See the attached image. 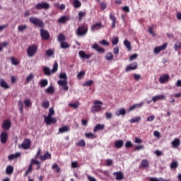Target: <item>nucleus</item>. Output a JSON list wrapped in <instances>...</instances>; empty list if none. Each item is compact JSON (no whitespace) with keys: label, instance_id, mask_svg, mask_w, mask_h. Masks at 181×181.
I'll list each match as a JSON object with an SVG mask.
<instances>
[{"label":"nucleus","instance_id":"1","mask_svg":"<svg viewBox=\"0 0 181 181\" xmlns=\"http://www.w3.org/2000/svg\"><path fill=\"white\" fill-rule=\"evenodd\" d=\"M29 22L38 28H41L40 36L42 40H49L50 39V33H49V31L43 29V28H45V23H43L42 20L37 17H30Z\"/></svg>","mask_w":181,"mask_h":181},{"label":"nucleus","instance_id":"2","mask_svg":"<svg viewBox=\"0 0 181 181\" xmlns=\"http://www.w3.org/2000/svg\"><path fill=\"white\" fill-rule=\"evenodd\" d=\"M88 32V25H83L78 27L76 33L77 36L83 37L86 36Z\"/></svg>","mask_w":181,"mask_h":181},{"label":"nucleus","instance_id":"3","mask_svg":"<svg viewBox=\"0 0 181 181\" xmlns=\"http://www.w3.org/2000/svg\"><path fill=\"white\" fill-rule=\"evenodd\" d=\"M38 46L37 45H31L28 46L27 49V54L28 57H33L36 53H37Z\"/></svg>","mask_w":181,"mask_h":181},{"label":"nucleus","instance_id":"4","mask_svg":"<svg viewBox=\"0 0 181 181\" xmlns=\"http://www.w3.org/2000/svg\"><path fill=\"white\" fill-rule=\"evenodd\" d=\"M103 104L101 100H95L94 105L91 108L92 112H99V111H101Z\"/></svg>","mask_w":181,"mask_h":181},{"label":"nucleus","instance_id":"5","mask_svg":"<svg viewBox=\"0 0 181 181\" xmlns=\"http://www.w3.org/2000/svg\"><path fill=\"white\" fill-rule=\"evenodd\" d=\"M35 9L37 11H40L42 9H45V11H47V9H50V4L47 2H41L38 3L35 5Z\"/></svg>","mask_w":181,"mask_h":181},{"label":"nucleus","instance_id":"6","mask_svg":"<svg viewBox=\"0 0 181 181\" xmlns=\"http://www.w3.org/2000/svg\"><path fill=\"white\" fill-rule=\"evenodd\" d=\"M44 122L47 125H52V124H56L57 122V119L56 117L44 116Z\"/></svg>","mask_w":181,"mask_h":181},{"label":"nucleus","instance_id":"7","mask_svg":"<svg viewBox=\"0 0 181 181\" xmlns=\"http://www.w3.org/2000/svg\"><path fill=\"white\" fill-rule=\"evenodd\" d=\"M8 137L9 135L8 134V132H2L0 134V142L3 144H6V142H8Z\"/></svg>","mask_w":181,"mask_h":181},{"label":"nucleus","instance_id":"8","mask_svg":"<svg viewBox=\"0 0 181 181\" xmlns=\"http://www.w3.org/2000/svg\"><path fill=\"white\" fill-rule=\"evenodd\" d=\"M166 47H168V43H164L163 45L158 46V47H156L154 48V53L155 54H159V53H160V52L165 50L166 49Z\"/></svg>","mask_w":181,"mask_h":181},{"label":"nucleus","instance_id":"9","mask_svg":"<svg viewBox=\"0 0 181 181\" xmlns=\"http://www.w3.org/2000/svg\"><path fill=\"white\" fill-rule=\"evenodd\" d=\"M30 145H32L30 139H25L21 144V148H23V149H29L30 148Z\"/></svg>","mask_w":181,"mask_h":181},{"label":"nucleus","instance_id":"10","mask_svg":"<svg viewBox=\"0 0 181 181\" xmlns=\"http://www.w3.org/2000/svg\"><path fill=\"white\" fill-rule=\"evenodd\" d=\"M91 49L98 52V53H105V49L101 47L97 42H95L93 45L91 47Z\"/></svg>","mask_w":181,"mask_h":181},{"label":"nucleus","instance_id":"11","mask_svg":"<svg viewBox=\"0 0 181 181\" xmlns=\"http://www.w3.org/2000/svg\"><path fill=\"white\" fill-rule=\"evenodd\" d=\"M57 84L62 87L64 91H69V86L67 85V81L59 80L57 81Z\"/></svg>","mask_w":181,"mask_h":181},{"label":"nucleus","instance_id":"12","mask_svg":"<svg viewBox=\"0 0 181 181\" xmlns=\"http://www.w3.org/2000/svg\"><path fill=\"white\" fill-rule=\"evenodd\" d=\"M169 81V74H165L160 76L159 82L160 84H164V83H168Z\"/></svg>","mask_w":181,"mask_h":181},{"label":"nucleus","instance_id":"13","mask_svg":"<svg viewBox=\"0 0 181 181\" xmlns=\"http://www.w3.org/2000/svg\"><path fill=\"white\" fill-rule=\"evenodd\" d=\"M39 159L42 161L47 160V159H52V154H50L49 151H45L43 156H39Z\"/></svg>","mask_w":181,"mask_h":181},{"label":"nucleus","instance_id":"14","mask_svg":"<svg viewBox=\"0 0 181 181\" xmlns=\"http://www.w3.org/2000/svg\"><path fill=\"white\" fill-rule=\"evenodd\" d=\"M109 19L112 21V29L115 28V26L117 25V18L114 16V14L112 13H110L109 14Z\"/></svg>","mask_w":181,"mask_h":181},{"label":"nucleus","instance_id":"15","mask_svg":"<svg viewBox=\"0 0 181 181\" xmlns=\"http://www.w3.org/2000/svg\"><path fill=\"white\" fill-rule=\"evenodd\" d=\"M103 28V23H97L92 25L90 30L92 32H95V30H100Z\"/></svg>","mask_w":181,"mask_h":181},{"label":"nucleus","instance_id":"16","mask_svg":"<svg viewBox=\"0 0 181 181\" xmlns=\"http://www.w3.org/2000/svg\"><path fill=\"white\" fill-rule=\"evenodd\" d=\"M138 69V63L134 62L126 67V71H131V70H136Z\"/></svg>","mask_w":181,"mask_h":181},{"label":"nucleus","instance_id":"17","mask_svg":"<svg viewBox=\"0 0 181 181\" xmlns=\"http://www.w3.org/2000/svg\"><path fill=\"white\" fill-rule=\"evenodd\" d=\"M113 175L115 176L116 180H122L124 179V173L121 171L115 172Z\"/></svg>","mask_w":181,"mask_h":181},{"label":"nucleus","instance_id":"18","mask_svg":"<svg viewBox=\"0 0 181 181\" xmlns=\"http://www.w3.org/2000/svg\"><path fill=\"white\" fill-rule=\"evenodd\" d=\"M2 127L3 129H5V131H9V129H11V121L5 120L3 122Z\"/></svg>","mask_w":181,"mask_h":181},{"label":"nucleus","instance_id":"19","mask_svg":"<svg viewBox=\"0 0 181 181\" xmlns=\"http://www.w3.org/2000/svg\"><path fill=\"white\" fill-rule=\"evenodd\" d=\"M0 86L5 90L9 89V85L8 83H6V81H5V79L4 78L0 79Z\"/></svg>","mask_w":181,"mask_h":181},{"label":"nucleus","instance_id":"20","mask_svg":"<svg viewBox=\"0 0 181 181\" xmlns=\"http://www.w3.org/2000/svg\"><path fill=\"white\" fill-rule=\"evenodd\" d=\"M78 54L81 59H90L91 57V54H86L84 51H79Z\"/></svg>","mask_w":181,"mask_h":181},{"label":"nucleus","instance_id":"21","mask_svg":"<svg viewBox=\"0 0 181 181\" xmlns=\"http://www.w3.org/2000/svg\"><path fill=\"white\" fill-rule=\"evenodd\" d=\"M105 128V125L98 124L93 129V132H97L98 131H103Z\"/></svg>","mask_w":181,"mask_h":181},{"label":"nucleus","instance_id":"22","mask_svg":"<svg viewBox=\"0 0 181 181\" xmlns=\"http://www.w3.org/2000/svg\"><path fill=\"white\" fill-rule=\"evenodd\" d=\"M126 114H127V110H125V108H121L115 112V115H117V117H119V115L124 117Z\"/></svg>","mask_w":181,"mask_h":181},{"label":"nucleus","instance_id":"23","mask_svg":"<svg viewBox=\"0 0 181 181\" xmlns=\"http://www.w3.org/2000/svg\"><path fill=\"white\" fill-rule=\"evenodd\" d=\"M67 21H70V17L63 16L60 18L58 19V23H66Z\"/></svg>","mask_w":181,"mask_h":181},{"label":"nucleus","instance_id":"24","mask_svg":"<svg viewBox=\"0 0 181 181\" xmlns=\"http://www.w3.org/2000/svg\"><path fill=\"white\" fill-rule=\"evenodd\" d=\"M171 144L173 146V148H177V146H180V139H174Z\"/></svg>","mask_w":181,"mask_h":181},{"label":"nucleus","instance_id":"25","mask_svg":"<svg viewBox=\"0 0 181 181\" xmlns=\"http://www.w3.org/2000/svg\"><path fill=\"white\" fill-rule=\"evenodd\" d=\"M16 158H21V153H16L15 154H10L8 156V160H13V159H16Z\"/></svg>","mask_w":181,"mask_h":181},{"label":"nucleus","instance_id":"26","mask_svg":"<svg viewBox=\"0 0 181 181\" xmlns=\"http://www.w3.org/2000/svg\"><path fill=\"white\" fill-rule=\"evenodd\" d=\"M159 100H165V95H159L152 98L153 103H156V101H159Z\"/></svg>","mask_w":181,"mask_h":181},{"label":"nucleus","instance_id":"27","mask_svg":"<svg viewBox=\"0 0 181 181\" xmlns=\"http://www.w3.org/2000/svg\"><path fill=\"white\" fill-rule=\"evenodd\" d=\"M43 73L45 76H52V70H50V68L47 66H44L43 67Z\"/></svg>","mask_w":181,"mask_h":181},{"label":"nucleus","instance_id":"28","mask_svg":"<svg viewBox=\"0 0 181 181\" xmlns=\"http://www.w3.org/2000/svg\"><path fill=\"white\" fill-rule=\"evenodd\" d=\"M122 146H124V141L122 140H117L115 142V147L119 149Z\"/></svg>","mask_w":181,"mask_h":181},{"label":"nucleus","instance_id":"29","mask_svg":"<svg viewBox=\"0 0 181 181\" xmlns=\"http://www.w3.org/2000/svg\"><path fill=\"white\" fill-rule=\"evenodd\" d=\"M69 131H70V127H69V126H64L59 129L60 134H64V132H69Z\"/></svg>","mask_w":181,"mask_h":181},{"label":"nucleus","instance_id":"30","mask_svg":"<svg viewBox=\"0 0 181 181\" xmlns=\"http://www.w3.org/2000/svg\"><path fill=\"white\" fill-rule=\"evenodd\" d=\"M28 29V25H21L18 27V32H20L21 33L25 32Z\"/></svg>","mask_w":181,"mask_h":181},{"label":"nucleus","instance_id":"31","mask_svg":"<svg viewBox=\"0 0 181 181\" xmlns=\"http://www.w3.org/2000/svg\"><path fill=\"white\" fill-rule=\"evenodd\" d=\"M6 175H12L13 173V167L12 165H8L6 169Z\"/></svg>","mask_w":181,"mask_h":181},{"label":"nucleus","instance_id":"32","mask_svg":"<svg viewBox=\"0 0 181 181\" xmlns=\"http://www.w3.org/2000/svg\"><path fill=\"white\" fill-rule=\"evenodd\" d=\"M18 107L21 114H23V103H22V100H18Z\"/></svg>","mask_w":181,"mask_h":181},{"label":"nucleus","instance_id":"33","mask_svg":"<svg viewBox=\"0 0 181 181\" xmlns=\"http://www.w3.org/2000/svg\"><path fill=\"white\" fill-rule=\"evenodd\" d=\"M59 77L62 80V81H67V74H66L65 72H62L59 74Z\"/></svg>","mask_w":181,"mask_h":181},{"label":"nucleus","instance_id":"34","mask_svg":"<svg viewBox=\"0 0 181 181\" xmlns=\"http://www.w3.org/2000/svg\"><path fill=\"white\" fill-rule=\"evenodd\" d=\"M85 136L88 139H95V138H97V136H95V134L93 133H86Z\"/></svg>","mask_w":181,"mask_h":181},{"label":"nucleus","instance_id":"35","mask_svg":"<svg viewBox=\"0 0 181 181\" xmlns=\"http://www.w3.org/2000/svg\"><path fill=\"white\" fill-rule=\"evenodd\" d=\"M61 49H69L70 47V45L67 42H60Z\"/></svg>","mask_w":181,"mask_h":181},{"label":"nucleus","instance_id":"36","mask_svg":"<svg viewBox=\"0 0 181 181\" xmlns=\"http://www.w3.org/2000/svg\"><path fill=\"white\" fill-rule=\"evenodd\" d=\"M73 5L74 8H78L81 6V1L80 0H74Z\"/></svg>","mask_w":181,"mask_h":181},{"label":"nucleus","instance_id":"37","mask_svg":"<svg viewBox=\"0 0 181 181\" xmlns=\"http://www.w3.org/2000/svg\"><path fill=\"white\" fill-rule=\"evenodd\" d=\"M86 15H87V13L86 12H83V11H79L78 12V21H79V22H81V21H83V18H86Z\"/></svg>","mask_w":181,"mask_h":181},{"label":"nucleus","instance_id":"38","mask_svg":"<svg viewBox=\"0 0 181 181\" xmlns=\"http://www.w3.org/2000/svg\"><path fill=\"white\" fill-rule=\"evenodd\" d=\"M58 41L62 43V42H65L66 41V35L63 33H60L59 35L58 36Z\"/></svg>","mask_w":181,"mask_h":181},{"label":"nucleus","instance_id":"39","mask_svg":"<svg viewBox=\"0 0 181 181\" xmlns=\"http://www.w3.org/2000/svg\"><path fill=\"white\" fill-rule=\"evenodd\" d=\"M59 69V64L57 63V61H55L53 65V68L51 70L52 73H56Z\"/></svg>","mask_w":181,"mask_h":181},{"label":"nucleus","instance_id":"40","mask_svg":"<svg viewBox=\"0 0 181 181\" xmlns=\"http://www.w3.org/2000/svg\"><path fill=\"white\" fill-rule=\"evenodd\" d=\"M141 119H142V118L140 116H137L130 119V124H135V122H138L141 121Z\"/></svg>","mask_w":181,"mask_h":181},{"label":"nucleus","instance_id":"41","mask_svg":"<svg viewBox=\"0 0 181 181\" xmlns=\"http://www.w3.org/2000/svg\"><path fill=\"white\" fill-rule=\"evenodd\" d=\"M124 45L129 50H132V47H131V42L128 41V40H125L124 41Z\"/></svg>","mask_w":181,"mask_h":181},{"label":"nucleus","instance_id":"42","mask_svg":"<svg viewBox=\"0 0 181 181\" xmlns=\"http://www.w3.org/2000/svg\"><path fill=\"white\" fill-rule=\"evenodd\" d=\"M47 94H54V88L53 86H49L46 89Z\"/></svg>","mask_w":181,"mask_h":181},{"label":"nucleus","instance_id":"43","mask_svg":"<svg viewBox=\"0 0 181 181\" xmlns=\"http://www.w3.org/2000/svg\"><path fill=\"white\" fill-rule=\"evenodd\" d=\"M42 108L47 110V108H49V107H50V103L48 100H46L42 103Z\"/></svg>","mask_w":181,"mask_h":181},{"label":"nucleus","instance_id":"44","mask_svg":"<svg viewBox=\"0 0 181 181\" xmlns=\"http://www.w3.org/2000/svg\"><path fill=\"white\" fill-rule=\"evenodd\" d=\"M8 45H9L8 42H4L0 43V52H2L4 50V47H7Z\"/></svg>","mask_w":181,"mask_h":181},{"label":"nucleus","instance_id":"45","mask_svg":"<svg viewBox=\"0 0 181 181\" xmlns=\"http://www.w3.org/2000/svg\"><path fill=\"white\" fill-rule=\"evenodd\" d=\"M49 84V82L47 79L41 80L40 82V87H46Z\"/></svg>","mask_w":181,"mask_h":181},{"label":"nucleus","instance_id":"46","mask_svg":"<svg viewBox=\"0 0 181 181\" xmlns=\"http://www.w3.org/2000/svg\"><path fill=\"white\" fill-rule=\"evenodd\" d=\"M11 62L13 66H18V64H19V62H18V60L14 57H11Z\"/></svg>","mask_w":181,"mask_h":181},{"label":"nucleus","instance_id":"47","mask_svg":"<svg viewBox=\"0 0 181 181\" xmlns=\"http://www.w3.org/2000/svg\"><path fill=\"white\" fill-rule=\"evenodd\" d=\"M106 60L111 61L114 59V55L111 52H108L105 57Z\"/></svg>","mask_w":181,"mask_h":181},{"label":"nucleus","instance_id":"48","mask_svg":"<svg viewBox=\"0 0 181 181\" xmlns=\"http://www.w3.org/2000/svg\"><path fill=\"white\" fill-rule=\"evenodd\" d=\"M141 166L142 168H148V166H149V162L148 160H142Z\"/></svg>","mask_w":181,"mask_h":181},{"label":"nucleus","instance_id":"49","mask_svg":"<svg viewBox=\"0 0 181 181\" xmlns=\"http://www.w3.org/2000/svg\"><path fill=\"white\" fill-rule=\"evenodd\" d=\"M84 76H86V71H82L78 74L77 77L78 80H81V78H83Z\"/></svg>","mask_w":181,"mask_h":181},{"label":"nucleus","instance_id":"50","mask_svg":"<svg viewBox=\"0 0 181 181\" xmlns=\"http://www.w3.org/2000/svg\"><path fill=\"white\" fill-rule=\"evenodd\" d=\"M177 166H179L177 161H173L170 164V169H177Z\"/></svg>","mask_w":181,"mask_h":181},{"label":"nucleus","instance_id":"51","mask_svg":"<svg viewBox=\"0 0 181 181\" xmlns=\"http://www.w3.org/2000/svg\"><path fill=\"white\" fill-rule=\"evenodd\" d=\"M100 45H102V46H110V42L107 41V40H103L99 41Z\"/></svg>","mask_w":181,"mask_h":181},{"label":"nucleus","instance_id":"52","mask_svg":"<svg viewBox=\"0 0 181 181\" xmlns=\"http://www.w3.org/2000/svg\"><path fill=\"white\" fill-rule=\"evenodd\" d=\"M34 78H35V76L33 75V74H30L27 76L26 81L27 83H30V81H32V80H33Z\"/></svg>","mask_w":181,"mask_h":181},{"label":"nucleus","instance_id":"53","mask_svg":"<svg viewBox=\"0 0 181 181\" xmlns=\"http://www.w3.org/2000/svg\"><path fill=\"white\" fill-rule=\"evenodd\" d=\"M24 104H25V107H31L32 106V101H30V99H25L24 100Z\"/></svg>","mask_w":181,"mask_h":181},{"label":"nucleus","instance_id":"54","mask_svg":"<svg viewBox=\"0 0 181 181\" xmlns=\"http://www.w3.org/2000/svg\"><path fill=\"white\" fill-rule=\"evenodd\" d=\"M77 146H81L82 148H84V146H86V141L82 139V140H80L77 144H76Z\"/></svg>","mask_w":181,"mask_h":181},{"label":"nucleus","instance_id":"55","mask_svg":"<svg viewBox=\"0 0 181 181\" xmlns=\"http://www.w3.org/2000/svg\"><path fill=\"white\" fill-rule=\"evenodd\" d=\"M71 168L74 169H76L77 168H80V165H78V162L77 161H73L71 165Z\"/></svg>","mask_w":181,"mask_h":181},{"label":"nucleus","instance_id":"56","mask_svg":"<svg viewBox=\"0 0 181 181\" xmlns=\"http://www.w3.org/2000/svg\"><path fill=\"white\" fill-rule=\"evenodd\" d=\"M93 83H94V81H93V80H90L88 81L85 83H83V87H89L90 86H92Z\"/></svg>","mask_w":181,"mask_h":181},{"label":"nucleus","instance_id":"57","mask_svg":"<svg viewBox=\"0 0 181 181\" xmlns=\"http://www.w3.org/2000/svg\"><path fill=\"white\" fill-rule=\"evenodd\" d=\"M46 54L48 56V57H51V56H53L54 54V51L53 49H47L46 51Z\"/></svg>","mask_w":181,"mask_h":181},{"label":"nucleus","instance_id":"58","mask_svg":"<svg viewBox=\"0 0 181 181\" xmlns=\"http://www.w3.org/2000/svg\"><path fill=\"white\" fill-rule=\"evenodd\" d=\"M53 115H54V110L53 109V107H50L49 109V113L47 117H53Z\"/></svg>","mask_w":181,"mask_h":181},{"label":"nucleus","instance_id":"59","mask_svg":"<svg viewBox=\"0 0 181 181\" xmlns=\"http://www.w3.org/2000/svg\"><path fill=\"white\" fill-rule=\"evenodd\" d=\"M30 165H31V166H33V165H40V162L33 158L31 159V163Z\"/></svg>","mask_w":181,"mask_h":181},{"label":"nucleus","instance_id":"60","mask_svg":"<svg viewBox=\"0 0 181 181\" xmlns=\"http://www.w3.org/2000/svg\"><path fill=\"white\" fill-rule=\"evenodd\" d=\"M118 42H119V40L118 37H115L112 40V43L113 45H118Z\"/></svg>","mask_w":181,"mask_h":181},{"label":"nucleus","instance_id":"61","mask_svg":"<svg viewBox=\"0 0 181 181\" xmlns=\"http://www.w3.org/2000/svg\"><path fill=\"white\" fill-rule=\"evenodd\" d=\"M100 8L102 11L107 9V4H105V2H101L100 3Z\"/></svg>","mask_w":181,"mask_h":181},{"label":"nucleus","instance_id":"62","mask_svg":"<svg viewBox=\"0 0 181 181\" xmlns=\"http://www.w3.org/2000/svg\"><path fill=\"white\" fill-rule=\"evenodd\" d=\"M174 47H175V50H180V49H181V43L180 42L176 43L175 45V46H174Z\"/></svg>","mask_w":181,"mask_h":181},{"label":"nucleus","instance_id":"63","mask_svg":"<svg viewBox=\"0 0 181 181\" xmlns=\"http://www.w3.org/2000/svg\"><path fill=\"white\" fill-rule=\"evenodd\" d=\"M52 169H57V173H59L60 172V168H59V165H57V163L53 165Z\"/></svg>","mask_w":181,"mask_h":181},{"label":"nucleus","instance_id":"64","mask_svg":"<svg viewBox=\"0 0 181 181\" xmlns=\"http://www.w3.org/2000/svg\"><path fill=\"white\" fill-rule=\"evenodd\" d=\"M105 117L107 119H111L112 118V113L111 112H106L105 113Z\"/></svg>","mask_w":181,"mask_h":181}]
</instances>
